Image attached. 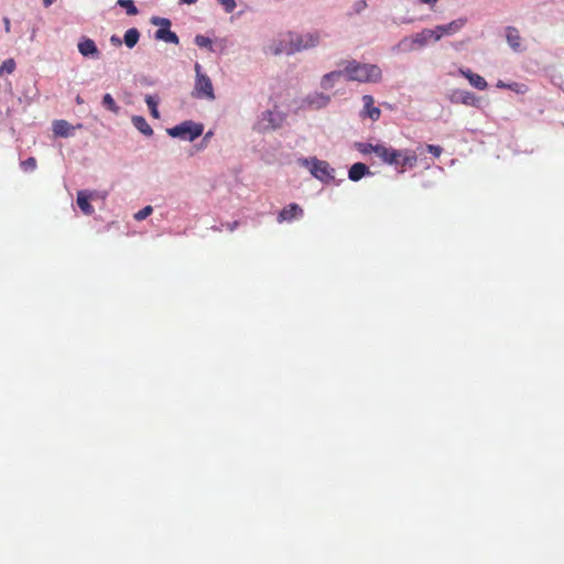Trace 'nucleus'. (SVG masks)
<instances>
[{"label":"nucleus","instance_id":"c85d7f7f","mask_svg":"<svg viewBox=\"0 0 564 564\" xmlns=\"http://www.w3.org/2000/svg\"><path fill=\"white\" fill-rule=\"evenodd\" d=\"M195 43L199 46V47H208L212 50V40L207 36H204V35H196L195 37Z\"/></svg>","mask_w":564,"mask_h":564},{"label":"nucleus","instance_id":"72a5a7b5","mask_svg":"<svg viewBox=\"0 0 564 564\" xmlns=\"http://www.w3.org/2000/svg\"><path fill=\"white\" fill-rule=\"evenodd\" d=\"M426 149L431 154H433L436 158H438L443 152V149L440 145L429 144Z\"/></svg>","mask_w":564,"mask_h":564},{"label":"nucleus","instance_id":"f8f14e48","mask_svg":"<svg viewBox=\"0 0 564 564\" xmlns=\"http://www.w3.org/2000/svg\"><path fill=\"white\" fill-rule=\"evenodd\" d=\"M330 101V97L323 93H313L306 96L304 105L312 109H321L326 107Z\"/></svg>","mask_w":564,"mask_h":564},{"label":"nucleus","instance_id":"2eb2a0df","mask_svg":"<svg viewBox=\"0 0 564 564\" xmlns=\"http://www.w3.org/2000/svg\"><path fill=\"white\" fill-rule=\"evenodd\" d=\"M459 74L463 75L466 79H468L471 86L479 90H485L488 86L486 79L482 76L473 73L468 68H459Z\"/></svg>","mask_w":564,"mask_h":564},{"label":"nucleus","instance_id":"c9c22d12","mask_svg":"<svg viewBox=\"0 0 564 564\" xmlns=\"http://www.w3.org/2000/svg\"><path fill=\"white\" fill-rule=\"evenodd\" d=\"M110 41H111V43H113L116 45H120L121 44V40L118 36H116V35H112Z\"/></svg>","mask_w":564,"mask_h":564},{"label":"nucleus","instance_id":"b1692460","mask_svg":"<svg viewBox=\"0 0 564 564\" xmlns=\"http://www.w3.org/2000/svg\"><path fill=\"white\" fill-rule=\"evenodd\" d=\"M460 102L466 106L476 107V106H478L479 99L476 97L475 94H473L470 91H463L460 94Z\"/></svg>","mask_w":564,"mask_h":564},{"label":"nucleus","instance_id":"a19ab883","mask_svg":"<svg viewBox=\"0 0 564 564\" xmlns=\"http://www.w3.org/2000/svg\"><path fill=\"white\" fill-rule=\"evenodd\" d=\"M53 2L54 0H43L44 7H50Z\"/></svg>","mask_w":564,"mask_h":564},{"label":"nucleus","instance_id":"473e14b6","mask_svg":"<svg viewBox=\"0 0 564 564\" xmlns=\"http://www.w3.org/2000/svg\"><path fill=\"white\" fill-rule=\"evenodd\" d=\"M219 3L224 7V9L227 13L232 12L236 8L235 0H219Z\"/></svg>","mask_w":564,"mask_h":564},{"label":"nucleus","instance_id":"0eeeda50","mask_svg":"<svg viewBox=\"0 0 564 564\" xmlns=\"http://www.w3.org/2000/svg\"><path fill=\"white\" fill-rule=\"evenodd\" d=\"M152 24L159 25L160 28L155 31L154 37L159 41L166 43L178 44L180 39L175 32L170 30L171 21L166 18H152Z\"/></svg>","mask_w":564,"mask_h":564},{"label":"nucleus","instance_id":"7c9ffc66","mask_svg":"<svg viewBox=\"0 0 564 564\" xmlns=\"http://www.w3.org/2000/svg\"><path fill=\"white\" fill-rule=\"evenodd\" d=\"M153 209L151 206H145L144 208L140 209L135 215H134V218L137 220H143L145 219L148 216H150L152 214Z\"/></svg>","mask_w":564,"mask_h":564},{"label":"nucleus","instance_id":"4c0bfd02","mask_svg":"<svg viewBox=\"0 0 564 564\" xmlns=\"http://www.w3.org/2000/svg\"><path fill=\"white\" fill-rule=\"evenodd\" d=\"M421 3H425V4H435L437 2V0H419Z\"/></svg>","mask_w":564,"mask_h":564},{"label":"nucleus","instance_id":"f704fd0d","mask_svg":"<svg viewBox=\"0 0 564 564\" xmlns=\"http://www.w3.org/2000/svg\"><path fill=\"white\" fill-rule=\"evenodd\" d=\"M3 23H4L6 32L9 33L10 32V20H9V18H7V17L3 18Z\"/></svg>","mask_w":564,"mask_h":564},{"label":"nucleus","instance_id":"cd10ccee","mask_svg":"<svg viewBox=\"0 0 564 564\" xmlns=\"http://www.w3.org/2000/svg\"><path fill=\"white\" fill-rule=\"evenodd\" d=\"M432 39L435 42L440 41L443 36H446L444 24L436 25L435 29L432 30Z\"/></svg>","mask_w":564,"mask_h":564},{"label":"nucleus","instance_id":"4be33fe9","mask_svg":"<svg viewBox=\"0 0 564 564\" xmlns=\"http://www.w3.org/2000/svg\"><path fill=\"white\" fill-rule=\"evenodd\" d=\"M344 75V70H334L323 76L321 86L324 89H330L334 86V80Z\"/></svg>","mask_w":564,"mask_h":564},{"label":"nucleus","instance_id":"58836bf2","mask_svg":"<svg viewBox=\"0 0 564 564\" xmlns=\"http://www.w3.org/2000/svg\"><path fill=\"white\" fill-rule=\"evenodd\" d=\"M498 88H507V84L503 83L502 80H498L497 85H496Z\"/></svg>","mask_w":564,"mask_h":564},{"label":"nucleus","instance_id":"a878e982","mask_svg":"<svg viewBox=\"0 0 564 564\" xmlns=\"http://www.w3.org/2000/svg\"><path fill=\"white\" fill-rule=\"evenodd\" d=\"M145 102L150 109L152 117H154L155 119H159L160 113L158 110V101L155 100V98L153 96L148 95V96H145Z\"/></svg>","mask_w":564,"mask_h":564},{"label":"nucleus","instance_id":"412c9836","mask_svg":"<svg viewBox=\"0 0 564 564\" xmlns=\"http://www.w3.org/2000/svg\"><path fill=\"white\" fill-rule=\"evenodd\" d=\"M53 131L56 135L68 137L72 134L73 127L65 120H56L53 123Z\"/></svg>","mask_w":564,"mask_h":564},{"label":"nucleus","instance_id":"393cba45","mask_svg":"<svg viewBox=\"0 0 564 564\" xmlns=\"http://www.w3.org/2000/svg\"><path fill=\"white\" fill-rule=\"evenodd\" d=\"M102 105H104V107H106L108 110H110L113 113L119 112V107L110 94H106L102 97Z\"/></svg>","mask_w":564,"mask_h":564},{"label":"nucleus","instance_id":"423d86ee","mask_svg":"<svg viewBox=\"0 0 564 564\" xmlns=\"http://www.w3.org/2000/svg\"><path fill=\"white\" fill-rule=\"evenodd\" d=\"M394 158L390 161L389 165H393L400 173L405 172L406 169H412L417 163V155L414 151L404 149L395 150Z\"/></svg>","mask_w":564,"mask_h":564},{"label":"nucleus","instance_id":"4468645a","mask_svg":"<svg viewBox=\"0 0 564 564\" xmlns=\"http://www.w3.org/2000/svg\"><path fill=\"white\" fill-rule=\"evenodd\" d=\"M364 101V110L361 115L364 117L370 118L372 121H377L380 118L381 110L375 106L373 97L370 95H365L362 97Z\"/></svg>","mask_w":564,"mask_h":564},{"label":"nucleus","instance_id":"1a4fd4ad","mask_svg":"<svg viewBox=\"0 0 564 564\" xmlns=\"http://www.w3.org/2000/svg\"><path fill=\"white\" fill-rule=\"evenodd\" d=\"M311 173L324 183H328L335 178V170L326 161L312 159Z\"/></svg>","mask_w":564,"mask_h":564},{"label":"nucleus","instance_id":"6e6552de","mask_svg":"<svg viewBox=\"0 0 564 564\" xmlns=\"http://www.w3.org/2000/svg\"><path fill=\"white\" fill-rule=\"evenodd\" d=\"M192 95L195 98L215 99L214 88L210 78L207 75H199L195 78L194 90Z\"/></svg>","mask_w":564,"mask_h":564},{"label":"nucleus","instance_id":"37998d69","mask_svg":"<svg viewBox=\"0 0 564 564\" xmlns=\"http://www.w3.org/2000/svg\"><path fill=\"white\" fill-rule=\"evenodd\" d=\"M235 226H237V223H235L234 225H231V230L235 228Z\"/></svg>","mask_w":564,"mask_h":564},{"label":"nucleus","instance_id":"6ab92c4d","mask_svg":"<svg viewBox=\"0 0 564 564\" xmlns=\"http://www.w3.org/2000/svg\"><path fill=\"white\" fill-rule=\"evenodd\" d=\"M467 18L462 17L444 24L446 35H454L458 33L467 24Z\"/></svg>","mask_w":564,"mask_h":564},{"label":"nucleus","instance_id":"2f4dec72","mask_svg":"<svg viewBox=\"0 0 564 564\" xmlns=\"http://www.w3.org/2000/svg\"><path fill=\"white\" fill-rule=\"evenodd\" d=\"M21 166L24 171H33L36 167V160L29 158L21 163Z\"/></svg>","mask_w":564,"mask_h":564},{"label":"nucleus","instance_id":"5701e85b","mask_svg":"<svg viewBox=\"0 0 564 564\" xmlns=\"http://www.w3.org/2000/svg\"><path fill=\"white\" fill-rule=\"evenodd\" d=\"M139 39H140V32L135 28H131V29L127 30L124 33V36H123L124 43L129 48H132L133 46H135Z\"/></svg>","mask_w":564,"mask_h":564},{"label":"nucleus","instance_id":"f3484780","mask_svg":"<svg viewBox=\"0 0 564 564\" xmlns=\"http://www.w3.org/2000/svg\"><path fill=\"white\" fill-rule=\"evenodd\" d=\"M77 205L85 215H91L95 212L89 203V195L85 191L77 193Z\"/></svg>","mask_w":564,"mask_h":564},{"label":"nucleus","instance_id":"a211bd4d","mask_svg":"<svg viewBox=\"0 0 564 564\" xmlns=\"http://www.w3.org/2000/svg\"><path fill=\"white\" fill-rule=\"evenodd\" d=\"M368 172V166L364 163L358 162L351 165L348 172V176L351 181L357 182L361 180Z\"/></svg>","mask_w":564,"mask_h":564},{"label":"nucleus","instance_id":"9b49d317","mask_svg":"<svg viewBox=\"0 0 564 564\" xmlns=\"http://www.w3.org/2000/svg\"><path fill=\"white\" fill-rule=\"evenodd\" d=\"M78 51L84 57H93L98 58L100 52L96 45V43L89 37H82L78 42Z\"/></svg>","mask_w":564,"mask_h":564},{"label":"nucleus","instance_id":"20e7f679","mask_svg":"<svg viewBox=\"0 0 564 564\" xmlns=\"http://www.w3.org/2000/svg\"><path fill=\"white\" fill-rule=\"evenodd\" d=\"M355 148L361 154L375 153L383 163L390 164V161L394 158V149L384 144H372L368 142H357Z\"/></svg>","mask_w":564,"mask_h":564},{"label":"nucleus","instance_id":"9d476101","mask_svg":"<svg viewBox=\"0 0 564 564\" xmlns=\"http://www.w3.org/2000/svg\"><path fill=\"white\" fill-rule=\"evenodd\" d=\"M303 209L302 207L296 204L292 203L285 206L278 215V223H284V221H292L294 219L301 218L303 216Z\"/></svg>","mask_w":564,"mask_h":564},{"label":"nucleus","instance_id":"f03ea898","mask_svg":"<svg viewBox=\"0 0 564 564\" xmlns=\"http://www.w3.org/2000/svg\"><path fill=\"white\" fill-rule=\"evenodd\" d=\"M344 74L348 80H357L361 83H377L382 77V72L378 65L361 64L356 61L347 63Z\"/></svg>","mask_w":564,"mask_h":564},{"label":"nucleus","instance_id":"aec40b11","mask_svg":"<svg viewBox=\"0 0 564 564\" xmlns=\"http://www.w3.org/2000/svg\"><path fill=\"white\" fill-rule=\"evenodd\" d=\"M132 123H133L134 128L138 129L144 135L150 137L153 134V130L150 127V124L147 122L144 117L133 116Z\"/></svg>","mask_w":564,"mask_h":564},{"label":"nucleus","instance_id":"39448f33","mask_svg":"<svg viewBox=\"0 0 564 564\" xmlns=\"http://www.w3.org/2000/svg\"><path fill=\"white\" fill-rule=\"evenodd\" d=\"M433 34L431 29H424L421 32L414 34L411 37H404L402 39L398 47L402 51H413L416 48L424 47L427 45L431 41H433Z\"/></svg>","mask_w":564,"mask_h":564},{"label":"nucleus","instance_id":"79ce46f5","mask_svg":"<svg viewBox=\"0 0 564 564\" xmlns=\"http://www.w3.org/2000/svg\"><path fill=\"white\" fill-rule=\"evenodd\" d=\"M197 0H181V2L183 3H186V4H193L195 3Z\"/></svg>","mask_w":564,"mask_h":564},{"label":"nucleus","instance_id":"f257e3e1","mask_svg":"<svg viewBox=\"0 0 564 564\" xmlns=\"http://www.w3.org/2000/svg\"><path fill=\"white\" fill-rule=\"evenodd\" d=\"M319 43V33L310 32L306 34H299L289 32L283 40L271 45V52L274 55L285 53L288 55L294 54L302 50L315 47Z\"/></svg>","mask_w":564,"mask_h":564},{"label":"nucleus","instance_id":"ea45409f","mask_svg":"<svg viewBox=\"0 0 564 564\" xmlns=\"http://www.w3.org/2000/svg\"><path fill=\"white\" fill-rule=\"evenodd\" d=\"M518 86L517 83H513V84H507V88L508 89H512V90H517L516 87Z\"/></svg>","mask_w":564,"mask_h":564},{"label":"nucleus","instance_id":"c756f323","mask_svg":"<svg viewBox=\"0 0 564 564\" xmlns=\"http://www.w3.org/2000/svg\"><path fill=\"white\" fill-rule=\"evenodd\" d=\"M1 69L3 73L11 74L15 69V62L12 58L6 59L2 65Z\"/></svg>","mask_w":564,"mask_h":564},{"label":"nucleus","instance_id":"e433bc0d","mask_svg":"<svg viewBox=\"0 0 564 564\" xmlns=\"http://www.w3.org/2000/svg\"><path fill=\"white\" fill-rule=\"evenodd\" d=\"M195 73H196V76L204 75L202 73V67L198 63L195 64Z\"/></svg>","mask_w":564,"mask_h":564},{"label":"nucleus","instance_id":"bb28decb","mask_svg":"<svg viewBox=\"0 0 564 564\" xmlns=\"http://www.w3.org/2000/svg\"><path fill=\"white\" fill-rule=\"evenodd\" d=\"M117 4L122 7V8H126L127 9V13L129 15H135L138 13V9L134 6L132 0H118Z\"/></svg>","mask_w":564,"mask_h":564},{"label":"nucleus","instance_id":"dca6fc26","mask_svg":"<svg viewBox=\"0 0 564 564\" xmlns=\"http://www.w3.org/2000/svg\"><path fill=\"white\" fill-rule=\"evenodd\" d=\"M262 120L267 122L265 129H276L281 126L283 117L279 112L267 110L262 115Z\"/></svg>","mask_w":564,"mask_h":564},{"label":"nucleus","instance_id":"7ed1b4c3","mask_svg":"<svg viewBox=\"0 0 564 564\" xmlns=\"http://www.w3.org/2000/svg\"><path fill=\"white\" fill-rule=\"evenodd\" d=\"M204 127L202 123H196L192 120L184 121L175 127L166 130L167 134L172 138H180L187 141H194L202 135Z\"/></svg>","mask_w":564,"mask_h":564},{"label":"nucleus","instance_id":"ddd939ff","mask_svg":"<svg viewBox=\"0 0 564 564\" xmlns=\"http://www.w3.org/2000/svg\"><path fill=\"white\" fill-rule=\"evenodd\" d=\"M506 39L510 47L516 52H521L524 50L522 45V37L520 32L514 26H507L505 30Z\"/></svg>","mask_w":564,"mask_h":564}]
</instances>
